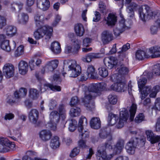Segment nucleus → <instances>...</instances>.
I'll use <instances>...</instances> for the list:
<instances>
[{
    "instance_id": "nucleus-1",
    "label": "nucleus",
    "mask_w": 160,
    "mask_h": 160,
    "mask_svg": "<svg viewBox=\"0 0 160 160\" xmlns=\"http://www.w3.org/2000/svg\"><path fill=\"white\" fill-rule=\"evenodd\" d=\"M104 83H94L89 85L87 87L85 85H81L80 88L82 89L84 96L82 98V102L84 103L85 106L88 110L93 111L94 109V104L93 103H89L90 100L92 97L91 92L98 93L103 89L106 86Z\"/></svg>"
},
{
    "instance_id": "nucleus-2",
    "label": "nucleus",
    "mask_w": 160,
    "mask_h": 160,
    "mask_svg": "<svg viewBox=\"0 0 160 160\" xmlns=\"http://www.w3.org/2000/svg\"><path fill=\"white\" fill-rule=\"evenodd\" d=\"M140 18L143 21H145L146 17L149 19H156L155 23L158 26H152L151 28V31L152 34H156L158 31V27H160V14L158 13L157 14H154L150 9L148 6L145 5L140 7L138 10Z\"/></svg>"
},
{
    "instance_id": "nucleus-3",
    "label": "nucleus",
    "mask_w": 160,
    "mask_h": 160,
    "mask_svg": "<svg viewBox=\"0 0 160 160\" xmlns=\"http://www.w3.org/2000/svg\"><path fill=\"white\" fill-rule=\"evenodd\" d=\"M160 90V87L159 85H156L151 89L150 86H146L142 89L141 91L140 98L141 99V102L146 108H149L151 106V100L149 98H144L150 93L149 96L151 98H155L158 92Z\"/></svg>"
},
{
    "instance_id": "nucleus-4",
    "label": "nucleus",
    "mask_w": 160,
    "mask_h": 160,
    "mask_svg": "<svg viewBox=\"0 0 160 160\" xmlns=\"http://www.w3.org/2000/svg\"><path fill=\"white\" fill-rule=\"evenodd\" d=\"M58 109L59 113L57 111H54L51 113L50 115V121L47 126L52 130H56L57 124L59 121L60 116L63 119L66 118V111L64 106L63 104L60 105Z\"/></svg>"
},
{
    "instance_id": "nucleus-5",
    "label": "nucleus",
    "mask_w": 160,
    "mask_h": 160,
    "mask_svg": "<svg viewBox=\"0 0 160 160\" xmlns=\"http://www.w3.org/2000/svg\"><path fill=\"white\" fill-rule=\"evenodd\" d=\"M149 54H147L144 51L141 50H138L136 52V58L139 60H142L144 58H148L150 56L152 58L160 57V47L155 46L149 48L148 51Z\"/></svg>"
},
{
    "instance_id": "nucleus-6",
    "label": "nucleus",
    "mask_w": 160,
    "mask_h": 160,
    "mask_svg": "<svg viewBox=\"0 0 160 160\" xmlns=\"http://www.w3.org/2000/svg\"><path fill=\"white\" fill-rule=\"evenodd\" d=\"M112 140H109L107 139V141L105 143L104 146H99L97 152L96 154V157L98 160H110L112 158L113 154L107 156L106 152V148L110 149H112Z\"/></svg>"
},
{
    "instance_id": "nucleus-7",
    "label": "nucleus",
    "mask_w": 160,
    "mask_h": 160,
    "mask_svg": "<svg viewBox=\"0 0 160 160\" xmlns=\"http://www.w3.org/2000/svg\"><path fill=\"white\" fill-rule=\"evenodd\" d=\"M34 33V38L37 40L39 39L45 35V39L49 41L52 35L53 28L48 26H44L38 27Z\"/></svg>"
},
{
    "instance_id": "nucleus-8",
    "label": "nucleus",
    "mask_w": 160,
    "mask_h": 160,
    "mask_svg": "<svg viewBox=\"0 0 160 160\" xmlns=\"http://www.w3.org/2000/svg\"><path fill=\"white\" fill-rule=\"evenodd\" d=\"M117 74L113 75L111 77L112 80L115 83H113L110 86L111 90L119 92H124L127 89V86L126 84L122 81V79H119V76L117 77Z\"/></svg>"
},
{
    "instance_id": "nucleus-9",
    "label": "nucleus",
    "mask_w": 160,
    "mask_h": 160,
    "mask_svg": "<svg viewBox=\"0 0 160 160\" xmlns=\"http://www.w3.org/2000/svg\"><path fill=\"white\" fill-rule=\"evenodd\" d=\"M64 63V66H66L67 64L68 65V72L70 77L76 78L79 75L81 72V68L80 66L77 64L75 61H65Z\"/></svg>"
},
{
    "instance_id": "nucleus-10",
    "label": "nucleus",
    "mask_w": 160,
    "mask_h": 160,
    "mask_svg": "<svg viewBox=\"0 0 160 160\" xmlns=\"http://www.w3.org/2000/svg\"><path fill=\"white\" fill-rule=\"evenodd\" d=\"M15 145L14 142H10L8 139L0 137V152L4 153L13 149Z\"/></svg>"
},
{
    "instance_id": "nucleus-11",
    "label": "nucleus",
    "mask_w": 160,
    "mask_h": 160,
    "mask_svg": "<svg viewBox=\"0 0 160 160\" xmlns=\"http://www.w3.org/2000/svg\"><path fill=\"white\" fill-rule=\"evenodd\" d=\"M129 116L128 111L126 108H123L120 109V117L119 121L116 124V127L118 128L123 127Z\"/></svg>"
},
{
    "instance_id": "nucleus-12",
    "label": "nucleus",
    "mask_w": 160,
    "mask_h": 160,
    "mask_svg": "<svg viewBox=\"0 0 160 160\" xmlns=\"http://www.w3.org/2000/svg\"><path fill=\"white\" fill-rule=\"evenodd\" d=\"M138 143V139L137 138H133L127 143L125 148L129 154H133L134 153Z\"/></svg>"
},
{
    "instance_id": "nucleus-13",
    "label": "nucleus",
    "mask_w": 160,
    "mask_h": 160,
    "mask_svg": "<svg viewBox=\"0 0 160 160\" xmlns=\"http://www.w3.org/2000/svg\"><path fill=\"white\" fill-rule=\"evenodd\" d=\"M122 19L119 21V25L113 30L114 34L116 37L119 36L125 30L128 29L129 28L126 26L125 23V20L122 17Z\"/></svg>"
},
{
    "instance_id": "nucleus-14",
    "label": "nucleus",
    "mask_w": 160,
    "mask_h": 160,
    "mask_svg": "<svg viewBox=\"0 0 160 160\" xmlns=\"http://www.w3.org/2000/svg\"><path fill=\"white\" fill-rule=\"evenodd\" d=\"M14 71V67L12 64L10 63L5 64L3 67V74L7 78H9L13 76Z\"/></svg>"
},
{
    "instance_id": "nucleus-15",
    "label": "nucleus",
    "mask_w": 160,
    "mask_h": 160,
    "mask_svg": "<svg viewBox=\"0 0 160 160\" xmlns=\"http://www.w3.org/2000/svg\"><path fill=\"white\" fill-rule=\"evenodd\" d=\"M147 140L152 144H154L160 140V136L156 135L151 130H147L145 131Z\"/></svg>"
},
{
    "instance_id": "nucleus-16",
    "label": "nucleus",
    "mask_w": 160,
    "mask_h": 160,
    "mask_svg": "<svg viewBox=\"0 0 160 160\" xmlns=\"http://www.w3.org/2000/svg\"><path fill=\"white\" fill-rule=\"evenodd\" d=\"M113 38L112 32L109 31H105L102 34L101 39L104 44H108L113 40Z\"/></svg>"
},
{
    "instance_id": "nucleus-17",
    "label": "nucleus",
    "mask_w": 160,
    "mask_h": 160,
    "mask_svg": "<svg viewBox=\"0 0 160 160\" xmlns=\"http://www.w3.org/2000/svg\"><path fill=\"white\" fill-rule=\"evenodd\" d=\"M80 41L77 40L74 41L73 45L67 46L66 50L68 53L72 52L76 54L78 52L80 48Z\"/></svg>"
},
{
    "instance_id": "nucleus-18",
    "label": "nucleus",
    "mask_w": 160,
    "mask_h": 160,
    "mask_svg": "<svg viewBox=\"0 0 160 160\" xmlns=\"http://www.w3.org/2000/svg\"><path fill=\"white\" fill-rule=\"evenodd\" d=\"M105 65L109 69H112L117 63V61L113 57H109L105 58L103 60Z\"/></svg>"
},
{
    "instance_id": "nucleus-19",
    "label": "nucleus",
    "mask_w": 160,
    "mask_h": 160,
    "mask_svg": "<svg viewBox=\"0 0 160 160\" xmlns=\"http://www.w3.org/2000/svg\"><path fill=\"white\" fill-rule=\"evenodd\" d=\"M100 137L102 139L106 138L107 140H112V136L110 133L109 128L101 129L99 133Z\"/></svg>"
},
{
    "instance_id": "nucleus-20",
    "label": "nucleus",
    "mask_w": 160,
    "mask_h": 160,
    "mask_svg": "<svg viewBox=\"0 0 160 160\" xmlns=\"http://www.w3.org/2000/svg\"><path fill=\"white\" fill-rule=\"evenodd\" d=\"M39 135L41 140L44 141H47L51 139L52 133L50 130L45 129L39 132Z\"/></svg>"
},
{
    "instance_id": "nucleus-21",
    "label": "nucleus",
    "mask_w": 160,
    "mask_h": 160,
    "mask_svg": "<svg viewBox=\"0 0 160 160\" xmlns=\"http://www.w3.org/2000/svg\"><path fill=\"white\" fill-rule=\"evenodd\" d=\"M19 72L20 74L24 75L28 72V63L24 61H21L18 64Z\"/></svg>"
},
{
    "instance_id": "nucleus-22",
    "label": "nucleus",
    "mask_w": 160,
    "mask_h": 160,
    "mask_svg": "<svg viewBox=\"0 0 160 160\" xmlns=\"http://www.w3.org/2000/svg\"><path fill=\"white\" fill-rule=\"evenodd\" d=\"M124 142L123 139H119L117 143L114 146L113 149L114 152L116 154H119L122 152L124 148Z\"/></svg>"
},
{
    "instance_id": "nucleus-23",
    "label": "nucleus",
    "mask_w": 160,
    "mask_h": 160,
    "mask_svg": "<svg viewBox=\"0 0 160 160\" xmlns=\"http://www.w3.org/2000/svg\"><path fill=\"white\" fill-rule=\"evenodd\" d=\"M34 20L36 26L39 27L42 26L44 20V16L43 14L37 12L35 14Z\"/></svg>"
},
{
    "instance_id": "nucleus-24",
    "label": "nucleus",
    "mask_w": 160,
    "mask_h": 160,
    "mask_svg": "<svg viewBox=\"0 0 160 160\" xmlns=\"http://www.w3.org/2000/svg\"><path fill=\"white\" fill-rule=\"evenodd\" d=\"M104 20L106 22V24L108 26H113L115 25L117 22V17L113 14L109 13Z\"/></svg>"
},
{
    "instance_id": "nucleus-25",
    "label": "nucleus",
    "mask_w": 160,
    "mask_h": 160,
    "mask_svg": "<svg viewBox=\"0 0 160 160\" xmlns=\"http://www.w3.org/2000/svg\"><path fill=\"white\" fill-rule=\"evenodd\" d=\"M39 112L36 109H32L29 113V118L30 121L35 123L38 119Z\"/></svg>"
},
{
    "instance_id": "nucleus-26",
    "label": "nucleus",
    "mask_w": 160,
    "mask_h": 160,
    "mask_svg": "<svg viewBox=\"0 0 160 160\" xmlns=\"http://www.w3.org/2000/svg\"><path fill=\"white\" fill-rule=\"evenodd\" d=\"M37 7L43 11L48 9L50 5L49 0H39L37 2Z\"/></svg>"
},
{
    "instance_id": "nucleus-27",
    "label": "nucleus",
    "mask_w": 160,
    "mask_h": 160,
    "mask_svg": "<svg viewBox=\"0 0 160 160\" xmlns=\"http://www.w3.org/2000/svg\"><path fill=\"white\" fill-rule=\"evenodd\" d=\"M91 127L94 129H98L101 127V122L100 119L98 117L92 118L90 122Z\"/></svg>"
},
{
    "instance_id": "nucleus-28",
    "label": "nucleus",
    "mask_w": 160,
    "mask_h": 160,
    "mask_svg": "<svg viewBox=\"0 0 160 160\" xmlns=\"http://www.w3.org/2000/svg\"><path fill=\"white\" fill-rule=\"evenodd\" d=\"M101 57V54L99 53H91L83 57L82 60L84 62H90L92 58H99Z\"/></svg>"
},
{
    "instance_id": "nucleus-29",
    "label": "nucleus",
    "mask_w": 160,
    "mask_h": 160,
    "mask_svg": "<svg viewBox=\"0 0 160 160\" xmlns=\"http://www.w3.org/2000/svg\"><path fill=\"white\" fill-rule=\"evenodd\" d=\"M27 91L24 88H21L18 91H16L14 93V96L16 99H18L24 97L27 94Z\"/></svg>"
},
{
    "instance_id": "nucleus-30",
    "label": "nucleus",
    "mask_w": 160,
    "mask_h": 160,
    "mask_svg": "<svg viewBox=\"0 0 160 160\" xmlns=\"http://www.w3.org/2000/svg\"><path fill=\"white\" fill-rule=\"evenodd\" d=\"M51 49L54 54H58L61 51L60 44L57 42H54L51 44Z\"/></svg>"
},
{
    "instance_id": "nucleus-31",
    "label": "nucleus",
    "mask_w": 160,
    "mask_h": 160,
    "mask_svg": "<svg viewBox=\"0 0 160 160\" xmlns=\"http://www.w3.org/2000/svg\"><path fill=\"white\" fill-rule=\"evenodd\" d=\"M74 30L77 35L79 37L82 36L85 32L83 25L80 23H78L75 25Z\"/></svg>"
},
{
    "instance_id": "nucleus-32",
    "label": "nucleus",
    "mask_w": 160,
    "mask_h": 160,
    "mask_svg": "<svg viewBox=\"0 0 160 160\" xmlns=\"http://www.w3.org/2000/svg\"><path fill=\"white\" fill-rule=\"evenodd\" d=\"M118 119V116L112 113H109L108 114V124L111 126H113L115 124Z\"/></svg>"
},
{
    "instance_id": "nucleus-33",
    "label": "nucleus",
    "mask_w": 160,
    "mask_h": 160,
    "mask_svg": "<svg viewBox=\"0 0 160 160\" xmlns=\"http://www.w3.org/2000/svg\"><path fill=\"white\" fill-rule=\"evenodd\" d=\"M17 29L16 27L12 26H7L6 28V34L7 36L12 37L16 33Z\"/></svg>"
},
{
    "instance_id": "nucleus-34",
    "label": "nucleus",
    "mask_w": 160,
    "mask_h": 160,
    "mask_svg": "<svg viewBox=\"0 0 160 160\" xmlns=\"http://www.w3.org/2000/svg\"><path fill=\"white\" fill-rule=\"evenodd\" d=\"M86 73L90 77V78L93 79L96 78V72L95 68L93 66H89Z\"/></svg>"
},
{
    "instance_id": "nucleus-35",
    "label": "nucleus",
    "mask_w": 160,
    "mask_h": 160,
    "mask_svg": "<svg viewBox=\"0 0 160 160\" xmlns=\"http://www.w3.org/2000/svg\"><path fill=\"white\" fill-rule=\"evenodd\" d=\"M118 69V73L120 75H118V76L117 75L116 77L118 75L119 77V78L120 77V75H122L124 76V75L127 74L129 72L128 68L124 65H121Z\"/></svg>"
},
{
    "instance_id": "nucleus-36",
    "label": "nucleus",
    "mask_w": 160,
    "mask_h": 160,
    "mask_svg": "<svg viewBox=\"0 0 160 160\" xmlns=\"http://www.w3.org/2000/svg\"><path fill=\"white\" fill-rule=\"evenodd\" d=\"M59 138L57 136L54 137L52 139L50 143V146L53 149H56L58 148L60 146Z\"/></svg>"
},
{
    "instance_id": "nucleus-37",
    "label": "nucleus",
    "mask_w": 160,
    "mask_h": 160,
    "mask_svg": "<svg viewBox=\"0 0 160 160\" xmlns=\"http://www.w3.org/2000/svg\"><path fill=\"white\" fill-rule=\"evenodd\" d=\"M1 47L2 49L8 52H9L11 51L9 40H5L2 42L1 45Z\"/></svg>"
},
{
    "instance_id": "nucleus-38",
    "label": "nucleus",
    "mask_w": 160,
    "mask_h": 160,
    "mask_svg": "<svg viewBox=\"0 0 160 160\" xmlns=\"http://www.w3.org/2000/svg\"><path fill=\"white\" fill-rule=\"evenodd\" d=\"M137 6V4L134 2L131 3L127 9V11L129 14V15L130 17H132L134 16V12L133 9H135Z\"/></svg>"
},
{
    "instance_id": "nucleus-39",
    "label": "nucleus",
    "mask_w": 160,
    "mask_h": 160,
    "mask_svg": "<svg viewBox=\"0 0 160 160\" xmlns=\"http://www.w3.org/2000/svg\"><path fill=\"white\" fill-rule=\"evenodd\" d=\"M28 16L27 14L22 13L20 15H18V20L19 23L25 24L28 21Z\"/></svg>"
},
{
    "instance_id": "nucleus-40",
    "label": "nucleus",
    "mask_w": 160,
    "mask_h": 160,
    "mask_svg": "<svg viewBox=\"0 0 160 160\" xmlns=\"http://www.w3.org/2000/svg\"><path fill=\"white\" fill-rule=\"evenodd\" d=\"M81 110L80 108L77 107H73L72 108L70 111V114L72 117H75L80 115Z\"/></svg>"
},
{
    "instance_id": "nucleus-41",
    "label": "nucleus",
    "mask_w": 160,
    "mask_h": 160,
    "mask_svg": "<svg viewBox=\"0 0 160 160\" xmlns=\"http://www.w3.org/2000/svg\"><path fill=\"white\" fill-rule=\"evenodd\" d=\"M29 96L33 99H36L39 96V92L36 89L31 88L29 91Z\"/></svg>"
},
{
    "instance_id": "nucleus-42",
    "label": "nucleus",
    "mask_w": 160,
    "mask_h": 160,
    "mask_svg": "<svg viewBox=\"0 0 160 160\" xmlns=\"http://www.w3.org/2000/svg\"><path fill=\"white\" fill-rule=\"evenodd\" d=\"M137 109V105L134 103L132 104L129 109L130 113V119L131 121H132L134 119Z\"/></svg>"
},
{
    "instance_id": "nucleus-43",
    "label": "nucleus",
    "mask_w": 160,
    "mask_h": 160,
    "mask_svg": "<svg viewBox=\"0 0 160 160\" xmlns=\"http://www.w3.org/2000/svg\"><path fill=\"white\" fill-rule=\"evenodd\" d=\"M77 123V121L74 119L69 121L68 129L71 132H73L76 129Z\"/></svg>"
},
{
    "instance_id": "nucleus-44",
    "label": "nucleus",
    "mask_w": 160,
    "mask_h": 160,
    "mask_svg": "<svg viewBox=\"0 0 160 160\" xmlns=\"http://www.w3.org/2000/svg\"><path fill=\"white\" fill-rule=\"evenodd\" d=\"M23 5V4L21 2L13 3L11 4V10L12 11H15L16 8L18 7L20 11L22 9Z\"/></svg>"
},
{
    "instance_id": "nucleus-45",
    "label": "nucleus",
    "mask_w": 160,
    "mask_h": 160,
    "mask_svg": "<svg viewBox=\"0 0 160 160\" xmlns=\"http://www.w3.org/2000/svg\"><path fill=\"white\" fill-rule=\"evenodd\" d=\"M24 47L22 45H20L18 47L15 52V55L16 57H19L23 54L24 53Z\"/></svg>"
},
{
    "instance_id": "nucleus-46",
    "label": "nucleus",
    "mask_w": 160,
    "mask_h": 160,
    "mask_svg": "<svg viewBox=\"0 0 160 160\" xmlns=\"http://www.w3.org/2000/svg\"><path fill=\"white\" fill-rule=\"evenodd\" d=\"M79 136L80 138L82 139H85L88 138L89 137V132L88 130H84L83 129H82L80 131H79Z\"/></svg>"
},
{
    "instance_id": "nucleus-47",
    "label": "nucleus",
    "mask_w": 160,
    "mask_h": 160,
    "mask_svg": "<svg viewBox=\"0 0 160 160\" xmlns=\"http://www.w3.org/2000/svg\"><path fill=\"white\" fill-rule=\"evenodd\" d=\"M147 82V80L145 78H143L139 80L138 82V84L139 90L140 91H141V89L145 85Z\"/></svg>"
},
{
    "instance_id": "nucleus-48",
    "label": "nucleus",
    "mask_w": 160,
    "mask_h": 160,
    "mask_svg": "<svg viewBox=\"0 0 160 160\" xmlns=\"http://www.w3.org/2000/svg\"><path fill=\"white\" fill-rule=\"evenodd\" d=\"M99 74L102 77H106L108 75V71L107 69L104 67H102L98 69Z\"/></svg>"
},
{
    "instance_id": "nucleus-49",
    "label": "nucleus",
    "mask_w": 160,
    "mask_h": 160,
    "mask_svg": "<svg viewBox=\"0 0 160 160\" xmlns=\"http://www.w3.org/2000/svg\"><path fill=\"white\" fill-rule=\"evenodd\" d=\"M84 121H85V123L87 124V119L84 116H82L80 118L78 123V129L79 131H80L82 130V129L83 128L82 124Z\"/></svg>"
},
{
    "instance_id": "nucleus-50",
    "label": "nucleus",
    "mask_w": 160,
    "mask_h": 160,
    "mask_svg": "<svg viewBox=\"0 0 160 160\" xmlns=\"http://www.w3.org/2000/svg\"><path fill=\"white\" fill-rule=\"evenodd\" d=\"M99 10L101 13L104 14L106 12V6L104 3L102 1L99 2Z\"/></svg>"
},
{
    "instance_id": "nucleus-51",
    "label": "nucleus",
    "mask_w": 160,
    "mask_h": 160,
    "mask_svg": "<svg viewBox=\"0 0 160 160\" xmlns=\"http://www.w3.org/2000/svg\"><path fill=\"white\" fill-rule=\"evenodd\" d=\"M108 99L109 102L112 104H116L117 101V97L114 95H109L108 96Z\"/></svg>"
},
{
    "instance_id": "nucleus-52",
    "label": "nucleus",
    "mask_w": 160,
    "mask_h": 160,
    "mask_svg": "<svg viewBox=\"0 0 160 160\" xmlns=\"http://www.w3.org/2000/svg\"><path fill=\"white\" fill-rule=\"evenodd\" d=\"M144 115L142 113H140L137 116L135 119V122L137 123H139L144 119Z\"/></svg>"
},
{
    "instance_id": "nucleus-53",
    "label": "nucleus",
    "mask_w": 160,
    "mask_h": 160,
    "mask_svg": "<svg viewBox=\"0 0 160 160\" xmlns=\"http://www.w3.org/2000/svg\"><path fill=\"white\" fill-rule=\"evenodd\" d=\"M152 74L156 75H160V64H158L154 66L152 71Z\"/></svg>"
},
{
    "instance_id": "nucleus-54",
    "label": "nucleus",
    "mask_w": 160,
    "mask_h": 160,
    "mask_svg": "<svg viewBox=\"0 0 160 160\" xmlns=\"http://www.w3.org/2000/svg\"><path fill=\"white\" fill-rule=\"evenodd\" d=\"M46 86L49 87L50 89L53 91H61V89L60 86H57L56 85H53L50 83H48L46 85Z\"/></svg>"
},
{
    "instance_id": "nucleus-55",
    "label": "nucleus",
    "mask_w": 160,
    "mask_h": 160,
    "mask_svg": "<svg viewBox=\"0 0 160 160\" xmlns=\"http://www.w3.org/2000/svg\"><path fill=\"white\" fill-rule=\"evenodd\" d=\"M93 154L94 152L92 148H90L87 153L84 155V158L85 159H90Z\"/></svg>"
},
{
    "instance_id": "nucleus-56",
    "label": "nucleus",
    "mask_w": 160,
    "mask_h": 160,
    "mask_svg": "<svg viewBox=\"0 0 160 160\" xmlns=\"http://www.w3.org/2000/svg\"><path fill=\"white\" fill-rule=\"evenodd\" d=\"M80 152V150L78 148H75L71 151L70 154V157H74L77 155Z\"/></svg>"
},
{
    "instance_id": "nucleus-57",
    "label": "nucleus",
    "mask_w": 160,
    "mask_h": 160,
    "mask_svg": "<svg viewBox=\"0 0 160 160\" xmlns=\"http://www.w3.org/2000/svg\"><path fill=\"white\" fill-rule=\"evenodd\" d=\"M61 17L59 14L56 15L54 21L52 23V25L53 27L56 26L58 23L60 21L61 19Z\"/></svg>"
},
{
    "instance_id": "nucleus-58",
    "label": "nucleus",
    "mask_w": 160,
    "mask_h": 160,
    "mask_svg": "<svg viewBox=\"0 0 160 160\" xmlns=\"http://www.w3.org/2000/svg\"><path fill=\"white\" fill-rule=\"evenodd\" d=\"M130 48V44L129 43H127L126 44L123 45L121 48H120V50L118 52L121 53L122 52H125Z\"/></svg>"
},
{
    "instance_id": "nucleus-59",
    "label": "nucleus",
    "mask_w": 160,
    "mask_h": 160,
    "mask_svg": "<svg viewBox=\"0 0 160 160\" xmlns=\"http://www.w3.org/2000/svg\"><path fill=\"white\" fill-rule=\"evenodd\" d=\"M57 105V103L55 100H51L49 104V109L52 110L54 109Z\"/></svg>"
},
{
    "instance_id": "nucleus-60",
    "label": "nucleus",
    "mask_w": 160,
    "mask_h": 160,
    "mask_svg": "<svg viewBox=\"0 0 160 160\" xmlns=\"http://www.w3.org/2000/svg\"><path fill=\"white\" fill-rule=\"evenodd\" d=\"M79 102V100L77 96H74L72 98L70 102V105L71 106H74L77 104Z\"/></svg>"
},
{
    "instance_id": "nucleus-61",
    "label": "nucleus",
    "mask_w": 160,
    "mask_h": 160,
    "mask_svg": "<svg viewBox=\"0 0 160 160\" xmlns=\"http://www.w3.org/2000/svg\"><path fill=\"white\" fill-rule=\"evenodd\" d=\"M100 14L99 12L96 11L95 12V17L93 18V21L94 22H98L100 19Z\"/></svg>"
},
{
    "instance_id": "nucleus-62",
    "label": "nucleus",
    "mask_w": 160,
    "mask_h": 160,
    "mask_svg": "<svg viewBox=\"0 0 160 160\" xmlns=\"http://www.w3.org/2000/svg\"><path fill=\"white\" fill-rule=\"evenodd\" d=\"M78 144L79 147L82 149L85 148L87 147L85 141L82 139L78 141Z\"/></svg>"
},
{
    "instance_id": "nucleus-63",
    "label": "nucleus",
    "mask_w": 160,
    "mask_h": 160,
    "mask_svg": "<svg viewBox=\"0 0 160 160\" xmlns=\"http://www.w3.org/2000/svg\"><path fill=\"white\" fill-rule=\"evenodd\" d=\"M155 106L157 110L160 111V98H157L156 100Z\"/></svg>"
},
{
    "instance_id": "nucleus-64",
    "label": "nucleus",
    "mask_w": 160,
    "mask_h": 160,
    "mask_svg": "<svg viewBox=\"0 0 160 160\" xmlns=\"http://www.w3.org/2000/svg\"><path fill=\"white\" fill-rule=\"evenodd\" d=\"M155 130L157 132L160 131V117L157 119V122L156 124Z\"/></svg>"
}]
</instances>
